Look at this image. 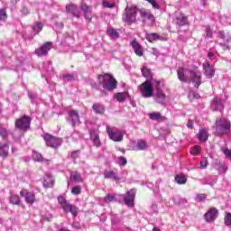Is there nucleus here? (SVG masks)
<instances>
[{
    "mask_svg": "<svg viewBox=\"0 0 231 231\" xmlns=\"http://www.w3.org/2000/svg\"><path fill=\"white\" fill-rule=\"evenodd\" d=\"M103 174L105 180H112L113 181H120V180H122V177L120 174H118V171H105Z\"/></svg>",
    "mask_w": 231,
    "mask_h": 231,
    "instance_id": "obj_17",
    "label": "nucleus"
},
{
    "mask_svg": "<svg viewBox=\"0 0 231 231\" xmlns=\"http://www.w3.org/2000/svg\"><path fill=\"white\" fill-rule=\"evenodd\" d=\"M8 151H10V146L8 143H0V156L2 158H7Z\"/></svg>",
    "mask_w": 231,
    "mask_h": 231,
    "instance_id": "obj_26",
    "label": "nucleus"
},
{
    "mask_svg": "<svg viewBox=\"0 0 231 231\" xmlns=\"http://www.w3.org/2000/svg\"><path fill=\"white\" fill-rule=\"evenodd\" d=\"M177 77H178L179 80H180V82H187L188 78L185 75V69L180 68L177 70Z\"/></svg>",
    "mask_w": 231,
    "mask_h": 231,
    "instance_id": "obj_31",
    "label": "nucleus"
},
{
    "mask_svg": "<svg viewBox=\"0 0 231 231\" xmlns=\"http://www.w3.org/2000/svg\"><path fill=\"white\" fill-rule=\"evenodd\" d=\"M131 46H132L135 55H137L138 57H142L143 55V51L142 49V45H140V43L136 40H134L131 42Z\"/></svg>",
    "mask_w": 231,
    "mask_h": 231,
    "instance_id": "obj_22",
    "label": "nucleus"
},
{
    "mask_svg": "<svg viewBox=\"0 0 231 231\" xmlns=\"http://www.w3.org/2000/svg\"><path fill=\"white\" fill-rule=\"evenodd\" d=\"M151 208H152V212L153 214H156V212H158V205L152 204V207H151Z\"/></svg>",
    "mask_w": 231,
    "mask_h": 231,
    "instance_id": "obj_59",
    "label": "nucleus"
},
{
    "mask_svg": "<svg viewBox=\"0 0 231 231\" xmlns=\"http://www.w3.org/2000/svg\"><path fill=\"white\" fill-rule=\"evenodd\" d=\"M195 199H196V201H198V202L206 201V200H207V194H205V193L197 194Z\"/></svg>",
    "mask_w": 231,
    "mask_h": 231,
    "instance_id": "obj_46",
    "label": "nucleus"
},
{
    "mask_svg": "<svg viewBox=\"0 0 231 231\" xmlns=\"http://www.w3.org/2000/svg\"><path fill=\"white\" fill-rule=\"evenodd\" d=\"M30 124H32V119L28 116H23L15 121V127L21 131H26L30 129Z\"/></svg>",
    "mask_w": 231,
    "mask_h": 231,
    "instance_id": "obj_9",
    "label": "nucleus"
},
{
    "mask_svg": "<svg viewBox=\"0 0 231 231\" xmlns=\"http://www.w3.org/2000/svg\"><path fill=\"white\" fill-rule=\"evenodd\" d=\"M44 141L48 147H52L53 149H57V147H60V143H62V141H60V139L50 134H46L44 135Z\"/></svg>",
    "mask_w": 231,
    "mask_h": 231,
    "instance_id": "obj_11",
    "label": "nucleus"
},
{
    "mask_svg": "<svg viewBox=\"0 0 231 231\" xmlns=\"http://www.w3.org/2000/svg\"><path fill=\"white\" fill-rule=\"evenodd\" d=\"M208 57L210 59V60H212V59H214V53L208 52Z\"/></svg>",
    "mask_w": 231,
    "mask_h": 231,
    "instance_id": "obj_63",
    "label": "nucleus"
},
{
    "mask_svg": "<svg viewBox=\"0 0 231 231\" xmlns=\"http://www.w3.org/2000/svg\"><path fill=\"white\" fill-rule=\"evenodd\" d=\"M140 13V9L136 5L127 6L122 15V21L128 24L136 23V15Z\"/></svg>",
    "mask_w": 231,
    "mask_h": 231,
    "instance_id": "obj_3",
    "label": "nucleus"
},
{
    "mask_svg": "<svg viewBox=\"0 0 231 231\" xmlns=\"http://www.w3.org/2000/svg\"><path fill=\"white\" fill-rule=\"evenodd\" d=\"M106 33H107V35H109V37L111 39H118V37H120V34L115 28H108L106 30Z\"/></svg>",
    "mask_w": 231,
    "mask_h": 231,
    "instance_id": "obj_34",
    "label": "nucleus"
},
{
    "mask_svg": "<svg viewBox=\"0 0 231 231\" xmlns=\"http://www.w3.org/2000/svg\"><path fill=\"white\" fill-rule=\"evenodd\" d=\"M231 123L226 118H217L214 126L216 136L230 134Z\"/></svg>",
    "mask_w": 231,
    "mask_h": 231,
    "instance_id": "obj_2",
    "label": "nucleus"
},
{
    "mask_svg": "<svg viewBox=\"0 0 231 231\" xmlns=\"http://www.w3.org/2000/svg\"><path fill=\"white\" fill-rule=\"evenodd\" d=\"M142 74L148 80H152V73L151 72V69H149L147 67H143L142 69Z\"/></svg>",
    "mask_w": 231,
    "mask_h": 231,
    "instance_id": "obj_35",
    "label": "nucleus"
},
{
    "mask_svg": "<svg viewBox=\"0 0 231 231\" xmlns=\"http://www.w3.org/2000/svg\"><path fill=\"white\" fill-rule=\"evenodd\" d=\"M34 162H46V159L42 158V154L35 152L32 155Z\"/></svg>",
    "mask_w": 231,
    "mask_h": 231,
    "instance_id": "obj_43",
    "label": "nucleus"
},
{
    "mask_svg": "<svg viewBox=\"0 0 231 231\" xmlns=\"http://www.w3.org/2000/svg\"><path fill=\"white\" fill-rule=\"evenodd\" d=\"M219 211L216 208H210L208 212L205 213L204 218L207 223H214L215 219H217Z\"/></svg>",
    "mask_w": 231,
    "mask_h": 231,
    "instance_id": "obj_12",
    "label": "nucleus"
},
{
    "mask_svg": "<svg viewBox=\"0 0 231 231\" xmlns=\"http://www.w3.org/2000/svg\"><path fill=\"white\" fill-rule=\"evenodd\" d=\"M175 181L179 185H185L187 183V178L183 174H179L175 177Z\"/></svg>",
    "mask_w": 231,
    "mask_h": 231,
    "instance_id": "obj_37",
    "label": "nucleus"
},
{
    "mask_svg": "<svg viewBox=\"0 0 231 231\" xmlns=\"http://www.w3.org/2000/svg\"><path fill=\"white\" fill-rule=\"evenodd\" d=\"M199 152H200L199 146L196 145L191 149L190 154H192L193 156H196L197 154H199Z\"/></svg>",
    "mask_w": 231,
    "mask_h": 231,
    "instance_id": "obj_54",
    "label": "nucleus"
},
{
    "mask_svg": "<svg viewBox=\"0 0 231 231\" xmlns=\"http://www.w3.org/2000/svg\"><path fill=\"white\" fill-rule=\"evenodd\" d=\"M54 183H55V180L50 175H47L45 180H43V186L46 187L47 189H51Z\"/></svg>",
    "mask_w": 231,
    "mask_h": 231,
    "instance_id": "obj_33",
    "label": "nucleus"
},
{
    "mask_svg": "<svg viewBox=\"0 0 231 231\" xmlns=\"http://www.w3.org/2000/svg\"><path fill=\"white\" fill-rule=\"evenodd\" d=\"M8 19V14H6V11L4 9H0V21L5 22Z\"/></svg>",
    "mask_w": 231,
    "mask_h": 231,
    "instance_id": "obj_47",
    "label": "nucleus"
},
{
    "mask_svg": "<svg viewBox=\"0 0 231 231\" xmlns=\"http://www.w3.org/2000/svg\"><path fill=\"white\" fill-rule=\"evenodd\" d=\"M103 6H105V8H115V4H109L108 2H104Z\"/></svg>",
    "mask_w": 231,
    "mask_h": 231,
    "instance_id": "obj_58",
    "label": "nucleus"
},
{
    "mask_svg": "<svg viewBox=\"0 0 231 231\" xmlns=\"http://www.w3.org/2000/svg\"><path fill=\"white\" fill-rule=\"evenodd\" d=\"M92 107L95 113H97V115H104L106 111V108H104V106L99 103L94 104Z\"/></svg>",
    "mask_w": 231,
    "mask_h": 231,
    "instance_id": "obj_32",
    "label": "nucleus"
},
{
    "mask_svg": "<svg viewBox=\"0 0 231 231\" xmlns=\"http://www.w3.org/2000/svg\"><path fill=\"white\" fill-rule=\"evenodd\" d=\"M42 23L41 22H36L32 26V31L34 33H40V32H42Z\"/></svg>",
    "mask_w": 231,
    "mask_h": 231,
    "instance_id": "obj_40",
    "label": "nucleus"
},
{
    "mask_svg": "<svg viewBox=\"0 0 231 231\" xmlns=\"http://www.w3.org/2000/svg\"><path fill=\"white\" fill-rule=\"evenodd\" d=\"M139 14L143 21L148 20L154 23V14H151V11L143 8L139 10Z\"/></svg>",
    "mask_w": 231,
    "mask_h": 231,
    "instance_id": "obj_19",
    "label": "nucleus"
},
{
    "mask_svg": "<svg viewBox=\"0 0 231 231\" xmlns=\"http://www.w3.org/2000/svg\"><path fill=\"white\" fill-rule=\"evenodd\" d=\"M58 202L60 205H61V208L64 210V212L72 214L74 217H77L79 215V208L68 203V200H66V198L64 196H59L58 197Z\"/></svg>",
    "mask_w": 231,
    "mask_h": 231,
    "instance_id": "obj_6",
    "label": "nucleus"
},
{
    "mask_svg": "<svg viewBox=\"0 0 231 231\" xmlns=\"http://www.w3.org/2000/svg\"><path fill=\"white\" fill-rule=\"evenodd\" d=\"M152 80H146L143 84L139 86V89L141 91L142 97L143 98H151V97H154V88H152Z\"/></svg>",
    "mask_w": 231,
    "mask_h": 231,
    "instance_id": "obj_5",
    "label": "nucleus"
},
{
    "mask_svg": "<svg viewBox=\"0 0 231 231\" xmlns=\"http://www.w3.org/2000/svg\"><path fill=\"white\" fill-rule=\"evenodd\" d=\"M201 4L205 6L207 5V0H201Z\"/></svg>",
    "mask_w": 231,
    "mask_h": 231,
    "instance_id": "obj_64",
    "label": "nucleus"
},
{
    "mask_svg": "<svg viewBox=\"0 0 231 231\" xmlns=\"http://www.w3.org/2000/svg\"><path fill=\"white\" fill-rule=\"evenodd\" d=\"M208 165V162H207V160H203L200 162V169H207Z\"/></svg>",
    "mask_w": 231,
    "mask_h": 231,
    "instance_id": "obj_56",
    "label": "nucleus"
},
{
    "mask_svg": "<svg viewBox=\"0 0 231 231\" xmlns=\"http://www.w3.org/2000/svg\"><path fill=\"white\" fill-rule=\"evenodd\" d=\"M90 139L92 140L96 147H100V136L98 135V133L97 131H90Z\"/></svg>",
    "mask_w": 231,
    "mask_h": 231,
    "instance_id": "obj_24",
    "label": "nucleus"
},
{
    "mask_svg": "<svg viewBox=\"0 0 231 231\" xmlns=\"http://www.w3.org/2000/svg\"><path fill=\"white\" fill-rule=\"evenodd\" d=\"M53 43L46 42L42 47L36 49L35 53L38 57H44V55H48V51L51 50Z\"/></svg>",
    "mask_w": 231,
    "mask_h": 231,
    "instance_id": "obj_15",
    "label": "nucleus"
},
{
    "mask_svg": "<svg viewBox=\"0 0 231 231\" xmlns=\"http://www.w3.org/2000/svg\"><path fill=\"white\" fill-rule=\"evenodd\" d=\"M136 196V189H132L126 192V195L118 194H107L104 198L105 203H113V201H118V198H123L126 207H134V198Z\"/></svg>",
    "mask_w": 231,
    "mask_h": 231,
    "instance_id": "obj_1",
    "label": "nucleus"
},
{
    "mask_svg": "<svg viewBox=\"0 0 231 231\" xmlns=\"http://www.w3.org/2000/svg\"><path fill=\"white\" fill-rule=\"evenodd\" d=\"M106 132L110 140H113V142H122V140H124V134H122L116 127L111 128L106 126Z\"/></svg>",
    "mask_w": 231,
    "mask_h": 231,
    "instance_id": "obj_8",
    "label": "nucleus"
},
{
    "mask_svg": "<svg viewBox=\"0 0 231 231\" xmlns=\"http://www.w3.org/2000/svg\"><path fill=\"white\" fill-rule=\"evenodd\" d=\"M150 120H162V114L160 112H153L149 114Z\"/></svg>",
    "mask_w": 231,
    "mask_h": 231,
    "instance_id": "obj_41",
    "label": "nucleus"
},
{
    "mask_svg": "<svg viewBox=\"0 0 231 231\" xmlns=\"http://www.w3.org/2000/svg\"><path fill=\"white\" fill-rule=\"evenodd\" d=\"M145 38L149 42H154V41H162L163 39L160 34L156 32H148L145 34Z\"/></svg>",
    "mask_w": 231,
    "mask_h": 231,
    "instance_id": "obj_25",
    "label": "nucleus"
},
{
    "mask_svg": "<svg viewBox=\"0 0 231 231\" xmlns=\"http://www.w3.org/2000/svg\"><path fill=\"white\" fill-rule=\"evenodd\" d=\"M193 125H194V123L192 122V120L188 121L187 127L189 129H192Z\"/></svg>",
    "mask_w": 231,
    "mask_h": 231,
    "instance_id": "obj_60",
    "label": "nucleus"
},
{
    "mask_svg": "<svg viewBox=\"0 0 231 231\" xmlns=\"http://www.w3.org/2000/svg\"><path fill=\"white\" fill-rule=\"evenodd\" d=\"M92 9H93V7H91V5H88L86 4L80 5V10L83 11L85 19L87 21H91V10Z\"/></svg>",
    "mask_w": 231,
    "mask_h": 231,
    "instance_id": "obj_21",
    "label": "nucleus"
},
{
    "mask_svg": "<svg viewBox=\"0 0 231 231\" xmlns=\"http://www.w3.org/2000/svg\"><path fill=\"white\" fill-rule=\"evenodd\" d=\"M28 97H29L30 100L33 103V100H35V98H37V94H35L33 92H28Z\"/></svg>",
    "mask_w": 231,
    "mask_h": 231,
    "instance_id": "obj_55",
    "label": "nucleus"
},
{
    "mask_svg": "<svg viewBox=\"0 0 231 231\" xmlns=\"http://www.w3.org/2000/svg\"><path fill=\"white\" fill-rule=\"evenodd\" d=\"M63 80H64V82H73L75 80V75L74 74H64Z\"/></svg>",
    "mask_w": 231,
    "mask_h": 231,
    "instance_id": "obj_42",
    "label": "nucleus"
},
{
    "mask_svg": "<svg viewBox=\"0 0 231 231\" xmlns=\"http://www.w3.org/2000/svg\"><path fill=\"white\" fill-rule=\"evenodd\" d=\"M228 171V166L226 164H222L218 168V174H225Z\"/></svg>",
    "mask_w": 231,
    "mask_h": 231,
    "instance_id": "obj_49",
    "label": "nucleus"
},
{
    "mask_svg": "<svg viewBox=\"0 0 231 231\" xmlns=\"http://www.w3.org/2000/svg\"><path fill=\"white\" fill-rule=\"evenodd\" d=\"M67 122L75 127V125H79L80 124V118L79 117V112L76 110H70L69 112V117L67 118Z\"/></svg>",
    "mask_w": 231,
    "mask_h": 231,
    "instance_id": "obj_13",
    "label": "nucleus"
},
{
    "mask_svg": "<svg viewBox=\"0 0 231 231\" xmlns=\"http://www.w3.org/2000/svg\"><path fill=\"white\" fill-rule=\"evenodd\" d=\"M10 203L12 205H21V198L19 195H11Z\"/></svg>",
    "mask_w": 231,
    "mask_h": 231,
    "instance_id": "obj_39",
    "label": "nucleus"
},
{
    "mask_svg": "<svg viewBox=\"0 0 231 231\" xmlns=\"http://www.w3.org/2000/svg\"><path fill=\"white\" fill-rule=\"evenodd\" d=\"M79 152H80L79 150L72 152L71 158H73V160H77V158H79Z\"/></svg>",
    "mask_w": 231,
    "mask_h": 231,
    "instance_id": "obj_57",
    "label": "nucleus"
},
{
    "mask_svg": "<svg viewBox=\"0 0 231 231\" xmlns=\"http://www.w3.org/2000/svg\"><path fill=\"white\" fill-rule=\"evenodd\" d=\"M118 164L121 165L122 167H125V165H127V159H125V157L124 156L119 157Z\"/></svg>",
    "mask_w": 231,
    "mask_h": 231,
    "instance_id": "obj_50",
    "label": "nucleus"
},
{
    "mask_svg": "<svg viewBox=\"0 0 231 231\" xmlns=\"http://www.w3.org/2000/svg\"><path fill=\"white\" fill-rule=\"evenodd\" d=\"M218 39H221L224 41V42H220L219 46L222 48V50H230V44H231V35L230 33H226L223 31L218 32Z\"/></svg>",
    "mask_w": 231,
    "mask_h": 231,
    "instance_id": "obj_10",
    "label": "nucleus"
},
{
    "mask_svg": "<svg viewBox=\"0 0 231 231\" xmlns=\"http://www.w3.org/2000/svg\"><path fill=\"white\" fill-rule=\"evenodd\" d=\"M66 12L71 14L73 17H80V11L79 10V7L73 4H69L66 5Z\"/></svg>",
    "mask_w": 231,
    "mask_h": 231,
    "instance_id": "obj_20",
    "label": "nucleus"
},
{
    "mask_svg": "<svg viewBox=\"0 0 231 231\" xmlns=\"http://www.w3.org/2000/svg\"><path fill=\"white\" fill-rule=\"evenodd\" d=\"M197 137L199 142H207V140H208V132H207L205 129H200L197 134Z\"/></svg>",
    "mask_w": 231,
    "mask_h": 231,
    "instance_id": "obj_29",
    "label": "nucleus"
},
{
    "mask_svg": "<svg viewBox=\"0 0 231 231\" xmlns=\"http://www.w3.org/2000/svg\"><path fill=\"white\" fill-rule=\"evenodd\" d=\"M129 97V92H119L116 93L114 97L117 100V102H125L126 98Z\"/></svg>",
    "mask_w": 231,
    "mask_h": 231,
    "instance_id": "obj_28",
    "label": "nucleus"
},
{
    "mask_svg": "<svg viewBox=\"0 0 231 231\" xmlns=\"http://www.w3.org/2000/svg\"><path fill=\"white\" fill-rule=\"evenodd\" d=\"M90 86L94 89H97V91H101L102 90V84H100V80H98V83H97L95 81H90Z\"/></svg>",
    "mask_w": 231,
    "mask_h": 231,
    "instance_id": "obj_44",
    "label": "nucleus"
},
{
    "mask_svg": "<svg viewBox=\"0 0 231 231\" xmlns=\"http://www.w3.org/2000/svg\"><path fill=\"white\" fill-rule=\"evenodd\" d=\"M20 196L24 198L25 202L28 203V205H32L35 203V193L33 192H30L27 189H22L20 191Z\"/></svg>",
    "mask_w": 231,
    "mask_h": 231,
    "instance_id": "obj_14",
    "label": "nucleus"
},
{
    "mask_svg": "<svg viewBox=\"0 0 231 231\" xmlns=\"http://www.w3.org/2000/svg\"><path fill=\"white\" fill-rule=\"evenodd\" d=\"M72 194H74V196H79V194H80V192H82L80 186H76L73 187L71 189Z\"/></svg>",
    "mask_w": 231,
    "mask_h": 231,
    "instance_id": "obj_51",
    "label": "nucleus"
},
{
    "mask_svg": "<svg viewBox=\"0 0 231 231\" xmlns=\"http://www.w3.org/2000/svg\"><path fill=\"white\" fill-rule=\"evenodd\" d=\"M90 86L94 89H97V91H101L102 90V84H100V80H98V83H97L95 81H90Z\"/></svg>",
    "mask_w": 231,
    "mask_h": 231,
    "instance_id": "obj_45",
    "label": "nucleus"
},
{
    "mask_svg": "<svg viewBox=\"0 0 231 231\" xmlns=\"http://www.w3.org/2000/svg\"><path fill=\"white\" fill-rule=\"evenodd\" d=\"M172 201L174 205H183L187 203V200L183 198H181L180 195H176L172 198Z\"/></svg>",
    "mask_w": 231,
    "mask_h": 231,
    "instance_id": "obj_36",
    "label": "nucleus"
},
{
    "mask_svg": "<svg viewBox=\"0 0 231 231\" xmlns=\"http://www.w3.org/2000/svg\"><path fill=\"white\" fill-rule=\"evenodd\" d=\"M162 82L160 80L152 79V86L155 88V102L157 104H165V94H163V90L160 88Z\"/></svg>",
    "mask_w": 231,
    "mask_h": 231,
    "instance_id": "obj_7",
    "label": "nucleus"
},
{
    "mask_svg": "<svg viewBox=\"0 0 231 231\" xmlns=\"http://www.w3.org/2000/svg\"><path fill=\"white\" fill-rule=\"evenodd\" d=\"M22 14H23V15H28V14H30V11L28 10V8L23 7L22 10Z\"/></svg>",
    "mask_w": 231,
    "mask_h": 231,
    "instance_id": "obj_62",
    "label": "nucleus"
},
{
    "mask_svg": "<svg viewBox=\"0 0 231 231\" xmlns=\"http://www.w3.org/2000/svg\"><path fill=\"white\" fill-rule=\"evenodd\" d=\"M203 69L204 74L208 79H212L214 75L216 74V69H214V66L210 65L208 62L203 63Z\"/></svg>",
    "mask_w": 231,
    "mask_h": 231,
    "instance_id": "obj_18",
    "label": "nucleus"
},
{
    "mask_svg": "<svg viewBox=\"0 0 231 231\" xmlns=\"http://www.w3.org/2000/svg\"><path fill=\"white\" fill-rule=\"evenodd\" d=\"M113 225H116V223H120L121 219L120 218H116V217H113L111 219Z\"/></svg>",
    "mask_w": 231,
    "mask_h": 231,
    "instance_id": "obj_61",
    "label": "nucleus"
},
{
    "mask_svg": "<svg viewBox=\"0 0 231 231\" xmlns=\"http://www.w3.org/2000/svg\"><path fill=\"white\" fill-rule=\"evenodd\" d=\"M211 109L213 111H223V100L215 98L211 103Z\"/></svg>",
    "mask_w": 231,
    "mask_h": 231,
    "instance_id": "obj_23",
    "label": "nucleus"
},
{
    "mask_svg": "<svg viewBox=\"0 0 231 231\" xmlns=\"http://www.w3.org/2000/svg\"><path fill=\"white\" fill-rule=\"evenodd\" d=\"M213 37V32H212V29L210 28V26H207L206 27V39H212Z\"/></svg>",
    "mask_w": 231,
    "mask_h": 231,
    "instance_id": "obj_48",
    "label": "nucleus"
},
{
    "mask_svg": "<svg viewBox=\"0 0 231 231\" xmlns=\"http://www.w3.org/2000/svg\"><path fill=\"white\" fill-rule=\"evenodd\" d=\"M136 147L138 151H145V149H147V142L144 140H139L137 141Z\"/></svg>",
    "mask_w": 231,
    "mask_h": 231,
    "instance_id": "obj_38",
    "label": "nucleus"
},
{
    "mask_svg": "<svg viewBox=\"0 0 231 231\" xmlns=\"http://www.w3.org/2000/svg\"><path fill=\"white\" fill-rule=\"evenodd\" d=\"M97 79L99 80V84H101L104 89H106L107 91H113V89H116L118 82H116V79H115L112 75H98Z\"/></svg>",
    "mask_w": 231,
    "mask_h": 231,
    "instance_id": "obj_4",
    "label": "nucleus"
},
{
    "mask_svg": "<svg viewBox=\"0 0 231 231\" xmlns=\"http://www.w3.org/2000/svg\"><path fill=\"white\" fill-rule=\"evenodd\" d=\"M70 180L74 181V183H82V175L78 171H71Z\"/></svg>",
    "mask_w": 231,
    "mask_h": 231,
    "instance_id": "obj_30",
    "label": "nucleus"
},
{
    "mask_svg": "<svg viewBox=\"0 0 231 231\" xmlns=\"http://www.w3.org/2000/svg\"><path fill=\"white\" fill-rule=\"evenodd\" d=\"M225 224L226 226H231V214L227 213L225 217Z\"/></svg>",
    "mask_w": 231,
    "mask_h": 231,
    "instance_id": "obj_53",
    "label": "nucleus"
},
{
    "mask_svg": "<svg viewBox=\"0 0 231 231\" xmlns=\"http://www.w3.org/2000/svg\"><path fill=\"white\" fill-rule=\"evenodd\" d=\"M174 21H175V23L178 24V26H185V24H187V16L180 14L176 16Z\"/></svg>",
    "mask_w": 231,
    "mask_h": 231,
    "instance_id": "obj_27",
    "label": "nucleus"
},
{
    "mask_svg": "<svg viewBox=\"0 0 231 231\" xmlns=\"http://www.w3.org/2000/svg\"><path fill=\"white\" fill-rule=\"evenodd\" d=\"M0 136H2V138H6V136H8V130L3 126H0Z\"/></svg>",
    "mask_w": 231,
    "mask_h": 231,
    "instance_id": "obj_52",
    "label": "nucleus"
},
{
    "mask_svg": "<svg viewBox=\"0 0 231 231\" xmlns=\"http://www.w3.org/2000/svg\"><path fill=\"white\" fill-rule=\"evenodd\" d=\"M189 78L191 79V82L195 84V88H199V86H201V72L190 70Z\"/></svg>",
    "mask_w": 231,
    "mask_h": 231,
    "instance_id": "obj_16",
    "label": "nucleus"
}]
</instances>
